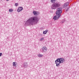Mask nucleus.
<instances>
[{"label":"nucleus","instance_id":"6e6552de","mask_svg":"<svg viewBox=\"0 0 79 79\" xmlns=\"http://www.w3.org/2000/svg\"><path fill=\"white\" fill-rule=\"evenodd\" d=\"M23 67L26 68L27 67V66H28V64H27V62H24L23 64Z\"/></svg>","mask_w":79,"mask_h":79},{"label":"nucleus","instance_id":"4468645a","mask_svg":"<svg viewBox=\"0 0 79 79\" xmlns=\"http://www.w3.org/2000/svg\"><path fill=\"white\" fill-rule=\"evenodd\" d=\"M37 55L38 57H42L43 56V55L40 54H39Z\"/></svg>","mask_w":79,"mask_h":79},{"label":"nucleus","instance_id":"f3484780","mask_svg":"<svg viewBox=\"0 0 79 79\" xmlns=\"http://www.w3.org/2000/svg\"><path fill=\"white\" fill-rule=\"evenodd\" d=\"M57 16V19H59V18H60L61 16V14H59L58 15H56Z\"/></svg>","mask_w":79,"mask_h":79},{"label":"nucleus","instance_id":"aec40b11","mask_svg":"<svg viewBox=\"0 0 79 79\" xmlns=\"http://www.w3.org/2000/svg\"><path fill=\"white\" fill-rule=\"evenodd\" d=\"M44 37L43 38H42L40 39V40H44Z\"/></svg>","mask_w":79,"mask_h":79},{"label":"nucleus","instance_id":"f257e3e1","mask_svg":"<svg viewBox=\"0 0 79 79\" xmlns=\"http://www.w3.org/2000/svg\"><path fill=\"white\" fill-rule=\"evenodd\" d=\"M39 20V18L37 17H33L30 18L29 19L27 20L25 23V25L31 26V25L35 24V23H37Z\"/></svg>","mask_w":79,"mask_h":79},{"label":"nucleus","instance_id":"9d476101","mask_svg":"<svg viewBox=\"0 0 79 79\" xmlns=\"http://www.w3.org/2000/svg\"><path fill=\"white\" fill-rule=\"evenodd\" d=\"M69 2H67L66 3H64V7H67V6H68V5H69Z\"/></svg>","mask_w":79,"mask_h":79},{"label":"nucleus","instance_id":"2eb2a0df","mask_svg":"<svg viewBox=\"0 0 79 79\" xmlns=\"http://www.w3.org/2000/svg\"><path fill=\"white\" fill-rule=\"evenodd\" d=\"M69 7H68L67 8V9H65V10H66V12H67V11H69Z\"/></svg>","mask_w":79,"mask_h":79},{"label":"nucleus","instance_id":"20e7f679","mask_svg":"<svg viewBox=\"0 0 79 79\" xmlns=\"http://www.w3.org/2000/svg\"><path fill=\"white\" fill-rule=\"evenodd\" d=\"M62 8L59 7L57 8V11H56V15L61 14L62 13Z\"/></svg>","mask_w":79,"mask_h":79},{"label":"nucleus","instance_id":"39448f33","mask_svg":"<svg viewBox=\"0 0 79 79\" xmlns=\"http://www.w3.org/2000/svg\"><path fill=\"white\" fill-rule=\"evenodd\" d=\"M47 48L46 47L44 46L42 47L41 52L42 53H45V52H47Z\"/></svg>","mask_w":79,"mask_h":79},{"label":"nucleus","instance_id":"f03ea898","mask_svg":"<svg viewBox=\"0 0 79 79\" xmlns=\"http://www.w3.org/2000/svg\"><path fill=\"white\" fill-rule=\"evenodd\" d=\"M65 61L64 59L62 58H58L55 61V63L56 64V66H60V63H63Z\"/></svg>","mask_w":79,"mask_h":79},{"label":"nucleus","instance_id":"1a4fd4ad","mask_svg":"<svg viewBox=\"0 0 79 79\" xmlns=\"http://www.w3.org/2000/svg\"><path fill=\"white\" fill-rule=\"evenodd\" d=\"M17 64H18L16 62H14L13 63V67H15L16 68V67H17Z\"/></svg>","mask_w":79,"mask_h":79},{"label":"nucleus","instance_id":"f8f14e48","mask_svg":"<svg viewBox=\"0 0 79 79\" xmlns=\"http://www.w3.org/2000/svg\"><path fill=\"white\" fill-rule=\"evenodd\" d=\"M57 16H58V15H57L56 16H54L53 17V19H54V20H56L58 19H57Z\"/></svg>","mask_w":79,"mask_h":79},{"label":"nucleus","instance_id":"6ab92c4d","mask_svg":"<svg viewBox=\"0 0 79 79\" xmlns=\"http://www.w3.org/2000/svg\"><path fill=\"white\" fill-rule=\"evenodd\" d=\"M18 3H15V6H18Z\"/></svg>","mask_w":79,"mask_h":79},{"label":"nucleus","instance_id":"9b49d317","mask_svg":"<svg viewBox=\"0 0 79 79\" xmlns=\"http://www.w3.org/2000/svg\"><path fill=\"white\" fill-rule=\"evenodd\" d=\"M66 20L65 19H62L61 21H60V23L61 24H63V23H65V22L66 21Z\"/></svg>","mask_w":79,"mask_h":79},{"label":"nucleus","instance_id":"ddd939ff","mask_svg":"<svg viewBox=\"0 0 79 79\" xmlns=\"http://www.w3.org/2000/svg\"><path fill=\"white\" fill-rule=\"evenodd\" d=\"M48 31V30H46L45 31H44L43 32V34H47V32Z\"/></svg>","mask_w":79,"mask_h":79},{"label":"nucleus","instance_id":"a211bd4d","mask_svg":"<svg viewBox=\"0 0 79 79\" xmlns=\"http://www.w3.org/2000/svg\"><path fill=\"white\" fill-rule=\"evenodd\" d=\"M51 2L52 3H55V0H51Z\"/></svg>","mask_w":79,"mask_h":79},{"label":"nucleus","instance_id":"7ed1b4c3","mask_svg":"<svg viewBox=\"0 0 79 79\" xmlns=\"http://www.w3.org/2000/svg\"><path fill=\"white\" fill-rule=\"evenodd\" d=\"M60 6V4L58 2L55 3L52 5V10H55L57 8Z\"/></svg>","mask_w":79,"mask_h":79},{"label":"nucleus","instance_id":"0eeeda50","mask_svg":"<svg viewBox=\"0 0 79 79\" xmlns=\"http://www.w3.org/2000/svg\"><path fill=\"white\" fill-rule=\"evenodd\" d=\"M23 10V8L22 7H19V8L17 9V11L18 12H20Z\"/></svg>","mask_w":79,"mask_h":79},{"label":"nucleus","instance_id":"4be33fe9","mask_svg":"<svg viewBox=\"0 0 79 79\" xmlns=\"http://www.w3.org/2000/svg\"><path fill=\"white\" fill-rule=\"evenodd\" d=\"M6 0V1H7V2H8V1L9 0Z\"/></svg>","mask_w":79,"mask_h":79},{"label":"nucleus","instance_id":"412c9836","mask_svg":"<svg viewBox=\"0 0 79 79\" xmlns=\"http://www.w3.org/2000/svg\"><path fill=\"white\" fill-rule=\"evenodd\" d=\"M2 53H0V56H2Z\"/></svg>","mask_w":79,"mask_h":79},{"label":"nucleus","instance_id":"423d86ee","mask_svg":"<svg viewBox=\"0 0 79 79\" xmlns=\"http://www.w3.org/2000/svg\"><path fill=\"white\" fill-rule=\"evenodd\" d=\"M33 13L34 16H38L40 15V13L39 11H33Z\"/></svg>","mask_w":79,"mask_h":79},{"label":"nucleus","instance_id":"dca6fc26","mask_svg":"<svg viewBox=\"0 0 79 79\" xmlns=\"http://www.w3.org/2000/svg\"><path fill=\"white\" fill-rule=\"evenodd\" d=\"M9 11L10 12V13H12V12L13 11V10L12 9H10L9 10Z\"/></svg>","mask_w":79,"mask_h":79}]
</instances>
